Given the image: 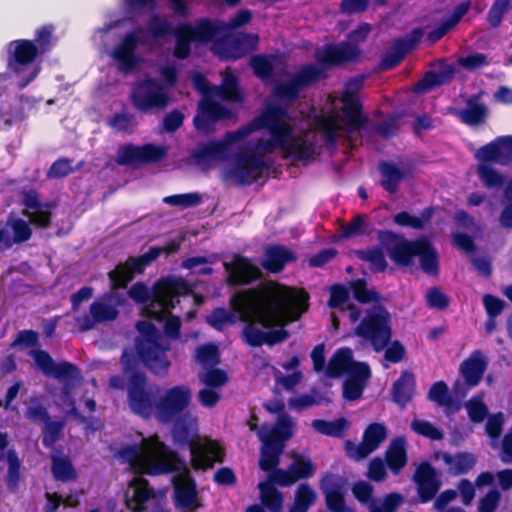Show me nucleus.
Instances as JSON below:
<instances>
[{
    "label": "nucleus",
    "instance_id": "bf43d9fd",
    "mask_svg": "<svg viewBox=\"0 0 512 512\" xmlns=\"http://www.w3.org/2000/svg\"><path fill=\"white\" fill-rule=\"evenodd\" d=\"M164 203L176 206V207H182V208H191L198 206L202 203L203 197L198 192H190V193H183V194H174L167 196L163 199Z\"/></svg>",
    "mask_w": 512,
    "mask_h": 512
},
{
    "label": "nucleus",
    "instance_id": "c03bdc74",
    "mask_svg": "<svg viewBox=\"0 0 512 512\" xmlns=\"http://www.w3.org/2000/svg\"><path fill=\"white\" fill-rule=\"evenodd\" d=\"M354 253L359 260L369 263L374 272L382 273L388 267V263L381 247L373 246L367 249H359L355 250Z\"/></svg>",
    "mask_w": 512,
    "mask_h": 512
},
{
    "label": "nucleus",
    "instance_id": "680f3d73",
    "mask_svg": "<svg viewBox=\"0 0 512 512\" xmlns=\"http://www.w3.org/2000/svg\"><path fill=\"white\" fill-rule=\"evenodd\" d=\"M51 376H54L60 382L78 380L81 376L78 366L71 362L63 361L56 363Z\"/></svg>",
    "mask_w": 512,
    "mask_h": 512
},
{
    "label": "nucleus",
    "instance_id": "603ef678",
    "mask_svg": "<svg viewBox=\"0 0 512 512\" xmlns=\"http://www.w3.org/2000/svg\"><path fill=\"white\" fill-rule=\"evenodd\" d=\"M335 116H330L329 114L326 116L321 117L318 120V128L320 131L324 134V141L327 146L329 147H335L338 141V134L337 132L339 130L342 131V128L340 124H338L334 119Z\"/></svg>",
    "mask_w": 512,
    "mask_h": 512
},
{
    "label": "nucleus",
    "instance_id": "20e7f679",
    "mask_svg": "<svg viewBox=\"0 0 512 512\" xmlns=\"http://www.w3.org/2000/svg\"><path fill=\"white\" fill-rule=\"evenodd\" d=\"M308 294L296 295L290 288L281 293H272L255 302L250 315H242L241 320L247 322L241 331L243 341L251 347H260L265 342V331L256 327L270 329L275 325H286L287 321H295L308 308Z\"/></svg>",
    "mask_w": 512,
    "mask_h": 512
},
{
    "label": "nucleus",
    "instance_id": "49530a36",
    "mask_svg": "<svg viewBox=\"0 0 512 512\" xmlns=\"http://www.w3.org/2000/svg\"><path fill=\"white\" fill-rule=\"evenodd\" d=\"M51 473L56 481L67 483L77 478L76 470L67 457H52Z\"/></svg>",
    "mask_w": 512,
    "mask_h": 512
},
{
    "label": "nucleus",
    "instance_id": "7c9ffc66",
    "mask_svg": "<svg viewBox=\"0 0 512 512\" xmlns=\"http://www.w3.org/2000/svg\"><path fill=\"white\" fill-rule=\"evenodd\" d=\"M5 460L7 462L6 487L9 493L16 494L20 491V484L24 478L22 460L15 449H9L6 452Z\"/></svg>",
    "mask_w": 512,
    "mask_h": 512
},
{
    "label": "nucleus",
    "instance_id": "9b49d317",
    "mask_svg": "<svg viewBox=\"0 0 512 512\" xmlns=\"http://www.w3.org/2000/svg\"><path fill=\"white\" fill-rule=\"evenodd\" d=\"M191 389L177 385L166 390L157 403V416L163 422H171L182 414L191 402Z\"/></svg>",
    "mask_w": 512,
    "mask_h": 512
},
{
    "label": "nucleus",
    "instance_id": "4be33fe9",
    "mask_svg": "<svg viewBox=\"0 0 512 512\" xmlns=\"http://www.w3.org/2000/svg\"><path fill=\"white\" fill-rule=\"evenodd\" d=\"M142 474L133 477L124 494V502L132 512H143L146 510V503L155 497V491Z\"/></svg>",
    "mask_w": 512,
    "mask_h": 512
},
{
    "label": "nucleus",
    "instance_id": "412c9836",
    "mask_svg": "<svg viewBox=\"0 0 512 512\" xmlns=\"http://www.w3.org/2000/svg\"><path fill=\"white\" fill-rule=\"evenodd\" d=\"M345 485V478L334 473H326L321 479V490L330 512H346L350 509L345 504Z\"/></svg>",
    "mask_w": 512,
    "mask_h": 512
},
{
    "label": "nucleus",
    "instance_id": "5701e85b",
    "mask_svg": "<svg viewBox=\"0 0 512 512\" xmlns=\"http://www.w3.org/2000/svg\"><path fill=\"white\" fill-rule=\"evenodd\" d=\"M119 311L111 304L102 301H94L89 308V314H84L77 318V323L81 331H89L96 324L115 320Z\"/></svg>",
    "mask_w": 512,
    "mask_h": 512
},
{
    "label": "nucleus",
    "instance_id": "37998d69",
    "mask_svg": "<svg viewBox=\"0 0 512 512\" xmlns=\"http://www.w3.org/2000/svg\"><path fill=\"white\" fill-rule=\"evenodd\" d=\"M311 426L322 435L341 438L349 426V421L344 417L337 418L333 421L314 419Z\"/></svg>",
    "mask_w": 512,
    "mask_h": 512
},
{
    "label": "nucleus",
    "instance_id": "aec40b11",
    "mask_svg": "<svg viewBox=\"0 0 512 512\" xmlns=\"http://www.w3.org/2000/svg\"><path fill=\"white\" fill-rule=\"evenodd\" d=\"M140 44L141 39L135 32H127L122 40L113 48L111 57L117 62L121 71H132L140 63V57L137 55V49Z\"/></svg>",
    "mask_w": 512,
    "mask_h": 512
},
{
    "label": "nucleus",
    "instance_id": "3c124183",
    "mask_svg": "<svg viewBox=\"0 0 512 512\" xmlns=\"http://www.w3.org/2000/svg\"><path fill=\"white\" fill-rule=\"evenodd\" d=\"M350 288L353 293V297L359 303L369 304L377 303L380 301V294L374 289H368L367 282L364 278H358L350 282Z\"/></svg>",
    "mask_w": 512,
    "mask_h": 512
},
{
    "label": "nucleus",
    "instance_id": "f8f14e48",
    "mask_svg": "<svg viewBox=\"0 0 512 512\" xmlns=\"http://www.w3.org/2000/svg\"><path fill=\"white\" fill-rule=\"evenodd\" d=\"M166 149L163 146L144 144L136 146L123 144L117 149L115 162L118 165L137 167L140 163H154L166 156Z\"/></svg>",
    "mask_w": 512,
    "mask_h": 512
},
{
    "label": "nucleus",
    "instance_id": "5fc2aeb1",
    "mask_svg": "<svg viewBox=\"0 0 512 512\" xmlns=\"http://www.w3.org/2000/svg\"><path fill=\"white\" fill-rule=\"evenodd\" d=\"M428 399L439 406L452 407L455 404L453 397L449 393L447 384L444 381H437L429 389Z\"/></svg>",
    "mask_w": 512,
    "mask_h": 512
},
{
    "label": "nucleus",
    "instance_id": "f3484780",
    "mask_svg": "<svg viewBox=\"0 0 512 512\" xmlns=\"http://www.w3.org/2000/svg\"><path fill=\"white\" fill-rule=\"evenodd\" d=\"M223 267L228 272L226 283L231 287L252 284L262 276L259 267L240 254H235L231 262H224Z\"/></svg>",
    "mask_w": 512,
    "mask_h": 512
},
{
    "label": "nucleus",
    "instance_id": "9d476101",
    "mask_svg": "<svg viewBox=\"0 0 512 512\" xmlns=\"http://www.w3.org/2000/svg\"><path fill=\"white\" fill-rule=\"evenodd\" d=\"M340 101L342 103L340 110H332L329 115L336 117L334 120L340 124L342 131L354 133L363 130L369 118L364 112L361 100L350 94H342Z\"/></svg>",
    "mask_w": 512,
    "mask_h": 512
},
{
    "label": "nucleus",
    "instance_id": "423d86ee",
    "mask_svg": "<svg viewBox=\"0 0 512 512\" xmlns=\"http://www.w3.org/2000/svg\"><path fill=\"white\" fill-rule=\"evenodd\" d=\"M172 436L175 444L189 446L191 466L196 471H206L213 468L215 463H223L225 460V449L217 441L193 438L191 430L184 420L179 419L174 423Z\"/></svg>",
    "mask_w": 512,
    "mask_h": 512
},
{
    "label": "nucleus",
    "instance_id": "72a5a7b5",
    "mask_svg": "<svg viewBox=\"0 0 512 512\" xmlns=\"http://www.w3.org/2000/svg\"><path fill=\"white\" fill-rule=\"evenodd\" d=\"M421 238L413 241L403 238L390 251L389 258L397 265L408 267L412 265L414 257L417 256Z\"/></svg>",
    "mask_w": 512,
    "mask_h": 512
},
{
    "label": "nucleus",
    "instance_id": "b1692460",
    "mask_svg": "<svg viewBox=\"0 0 512 512\" xmlns=\"http://www.w3.org/2000/svg\"><path fill=\"white\" fill-rule=\"evenodd\" d=\"M258 41L259 38L255 34H240L223 44L219 53L220 58L226 61L241 59L256 48Z\"/></svg>",
    "mask_w": 512,
    "mask_h": 512
},
{
    "label": "nucleus",
    "instance_id": "6ab92c4d",
    "mask_svg": "<svg viewBox=\"0 0 512 512\" xmlns=\"http://www.w3.org/2000/svg\"><path fill=\"white\" fill-rule=\"evenodd\" d=\"M40 55L38 47L32 40H13L7 46V64L16 74H20L24 67L33 63Z\"/></svg>",
    "mask_w": 512,
    "mask_h": 512
},
{
    "label": "nucleus",
    "instance_id": "a211bd4d",
    "mask_svg": "<svg viewBox=\"0 0 512 512\" xmlns=\"http://www.w3.org/2000/svg\"><path fill=\"white\" fill-rule=\"evenodd\" d=\"M360 48L350 42L326 44L322 52L316 54L317 62L323 67H339L345 63L357 62Z\"/></svg>",
    "mask_w": 512,
    "mask_h": 512
},
{
    "label": "nucleus",
    "instance_id": "2eb2a0df",
    "mask_svg": "<svg viewBox=\"0 0 512 512\" xmlns=\"http://www.w3.org/2000/svg\"><path fill=\"white\" fill-rule=\"evenodd\" d=\"M238 141V130L227 132L222 140L200 144L192 153V157L198 165L224 162L229 156V145Z\"/></svg>",
    "mask_w": 512,
    "mask_h": 512
},
{
    "label": "nucleus",
    "instance_id": "473e14b6",
    "mask_svg": "<svg viewBox=\"0 0 512 512\" xmlns=\"http://www.w3.org/2000/svg\"><path fill=\"white\" fill-rule=\"evenodd\" d=\"M8 224L13 231L12 239L4 228L0 229V244L3 243L6 248H10L14 243H24L31 238L32 229L24 219L10 217Z\"/></svg>",
    "mask_w": 512,
    "mask_h": 512
},
{
    "label": "nucleus",
    "instance_id": "e433bc0d",
    "mask_svg": "<svg viewBox=\"0 0 512 512\" xmlns=\"http://www.w3.org/2000/svg\"><path fill=\"white\" fill-rule=\"evenodd\" d=\"M442 459L450 467L453 475L467 474L476 465V456L469 452H458L455 455L444 453Z\"/></svg>",
    "mask_w": 512,
    "mask_h": 512
},
{
    "label": "nucleus",
    "instance_id": "4d7b16f0",
    "mask_svg": "<svg viewBox=\"0 0 512 512\" xmlns=\"http://www.w3.org/2000/svg\"><path fill=\"white\" fill-rule=\"evenodd\" d=\"M172 24L164 17L153 15L148 23V34L153 39H162L174 34Z\"/></svg>",
    "mask_w": 512,
    "mask_h": 512
},
{
    "label": "nucleus",
    "instance_id": "a18cd8bd",
    "mask_svg": "<svg viewBox=\"0 0 512 512\" xmlns=\"http://www.w3.org/2000/svg\"><path fill=\"white\" fill-rule=\"evenodd\" d=\"M477 175L488 189H500L506 182L505 176L488 163H478Z\"/></svg>",
    "mask_w": 512,
    "mask_h": 512
},
{
    "label": "nucleus",
    "instance_id": "4c0bfd02",
    "mask_svg": "<svg viewBox=\"0 0 512 512\" xmlns=\"http://www.w3.org/2000/svg\"><path fill=\"white\" fill-rule=\"evenodd\" d=\"M135 274L139 273L134 269L131 257H128L125 262L119 263L108 273V277L111 282V289L113 291L125 289L129 282L133 280Z\"/></svg>",
    "mask_w": 512,
    "mask_h": 512
},
{
    "label": "nucleus",
    "instance_id": "338daca9",
    "mask_svg": "<svg viewBox=\"0 0 512 512\" xmlns=\"http://www.w3.org/2000/svg\"><path fill=\"white\" fill-rule=\"evenodd\" d=\"M293 476L296 477V481L299 479H308L314 474V464L311 459L296 456L293 463L290 465Z\"/></svg>",
    "mask_w": 512,
    "mask_h": 512
},
{
    "label": "nucleus",
    "instance_id": "4468645a",
    "mask_svg": "<svg viewBox=\"0 0 512 512\" xmlns=\"http://www.w3.org/2000/svg\"><path fill=\"white\" fill-rule=\"evenodd\" d=\"M422 37L423 30L417 27L404 37L396 38L391 47L382 56L379 62V70L388 71L398 66L405 56L416 48Z\"/></svg>",
    "mask_w": 512,
    "mask_h": 512
},
{
    "label": "nucleus",
    "instance_id": "864d4df0",
    "mask_svg": "<svg viewBox=\"0 0 512 512\" xmlns=\"http://www.w3.org/2000/svg\"><path fill=\"white\" fill-rule=\"evenodd\" d=\"M196 359L203 368H212L220 363V352L213 343L201 345L197 348Z\"/></svg>",
    "mask_w": 512,
    "mask_h": 512
},
{
    "label": "nucleus",
    "instance_id": "e2e57ef3",
    "mask_svg": "<svg viewBox=\"0 0 512 512\" xmlns=\"http://www.w3.org/2000/svg\"><path fill=\"white\" fill-rule=\"evenodd\" d=\"M284 443L293 436V422L289 415L282 414L273 428L267 432Z\"/></svg>",
    "mask_w": 512,
    "mask_h": 512
},
{
    "label": "nucleus",
    "instance_id": "774afa93",
    "mask_svg": "<svg viewBox=\"0 0 512 512\" xmlns=\"http://www.w3.org/2000/svg\"><path fill=\"white\" fill-rule=\"evenodd\" d=\"M411 428L417 434L435 441L442 440L444 436L438 427L425 420L412 421Z\"/></svg>",
    "mask_w": 512,
    "mask_h": 512
},
{
    "label": "nucleus",
    "instance_id": "a878e982",
    "mask_svg": "<svg viewBox=\"0 0 512 512\" xmlns=\"http://www.w3.org/2000/svg\"><path fill=\"white\" fill-rule=\"evenodd\" d=\"M264 256L262 267L270 273H280L288 263L297 260L295 252L282 244L268 245L264 250Z\"/></svg>",
    "mask_w": 512,
    "mask_h": 512
},
{
    "label": "nucleus",
    "instance_id": "f704fd0d",
    "mask_svg": "<svg viewBox=\"0 0 512 512\" xmlns=\"http://www.w3.org/2000/svg\"><path fill=\"white\" fill-rule=\"evenodd\" d=\"M417 256L419 257L420 267L424 273L430 276H437L439 274L438 253L428 239L421 238Z\"/></svg>",
    "mask_w": 512,
    "mask_h": 512
},
{
    "label": "nucleus",
    "instance_id": "a19ab883",
    "mask_svg": "<svg viewBox=\"0 0 512 512\" xmlns=\"http://www.w3.org/2000/svg\"><path fill=\"white\" fill-rule=\"evenodd\" d=\"M373 231L374 226L368 222V216L358 214L341 227V238L350 239L357 236H369Z\"/></svg>",
    "mask_w": 512,
    "mask_h": 512
},
{
    "label": "nucleus",
    "instance_id": "de8ad7c7",
    "mask_svg": "<svg viewBox=\"0 0 512 512\" xmlns=\"http://www.w3.org/2000/svg\"><path fill=\"white\" fill-rule=\"evenodd\" d=\"M218 95L222 100L241 103L244 101L238 79L233 73H227L222 79L221 85L218 87Z\"/></svg>",
    "mask_w": 512,
    "mask_h": 512
},
{
    "label": "nucleus",
    "instance_id": "c9c22d12",
    "mask_svg": "<svg viewBox=\"0 0 512 512\" xmlns=\"http://www.w3.org/2000/svg\"><path fill=\"white\" fill-rule=\"evenodd\" d=\"M504 141L501 139V136L496 137L491 142L481 146L475 153V158L479 163H500L506 164L507 161H504Z\"/></svg>",
    "mask_w": 512,
    "mask_h": 512
},
{
    "label": "nucleus",
    "instance_id": "8fccbe9b",
    "mask_svg": "<svg viewBox=\"0 0 512 512\" xmlns=\"http://www.w3.org/2000/svg\"><path fill=\"white\" fill-rule=\"evenodd\" d=\"M315 500L316 494L309 484H300L289 512H307L310 506L314 504Z\"/></svg>",
    "mask_w": 512,
    "mask_h": 512
},
{
    "label": "nucleus",
    "instance_id": "dca6fc26",
    "mask_svg": "<svg viewBox=\"0 0 512 512\" xmlns=\"http://www.w3.org/2000/svg\"><path fill=\"white\" fill-rule=\"evenodd\" d=\"M486 368L487 362L482 357V352L480 350L473 351L471 355L460 364V373L467 387H464L460 381H456L453 385L455 394L462 398L465 397L468 388H473L481 382Z\"/></svg>",
    "mask_w": 512,
    "mask_h": 512
},
{
    "label": "nucleus",
    "instance_id": "39448f33",
    "mask_svg": "<svg viewBox=\"0 0 512 512\" xmlns=\"http://www.w3.org/2000/svg\"><path fill=\"white\" fill-rule=\"evenodd\" d=\"M191 291L190 285L183 278H161L154 284L153 299L147 312L149 317L157 321H162L168 315L164 322V335L160 332L166 341L165 336L171 340L181 338V318L172 315L171 310L179 303L180 296L189 295Z\"/></svg>",
    "mask_w": 512,
    "mask_h": 512
},
{
    "label": "nucleus",
    "instance_id": "6e6552de",
    "mask_svg": "<svg viewBox=\"0 0 512 512\" xmlns=\"http://www.w3.org/2000/svg\"><path fill=\"white\" fill-rule=\"evenodd\" d=\"M129 99L132 106L141 114L164 110L171 101L168 88L153 77L138 82L133 87Z\"/></svg>",
    "mask_w": 512,
    "mask_h": 512
},
{
    "label": "nucleus",
    "instance_id": "052dcab7",
    "mask_svg": "<svg viewBox=\"0 0 512 512\" xmlns=\"http://www.w3.org/2000/svg\"><path fill=\"white\" fill-rule=\"evenodd\" d=\"M250 66L256 77L267 80L272 77L274 65L266 55H254L250 59Z\"/></svg>",
    "mask_w": 512,
    "mask_h": 512
},
{
    "label": "nucleus",
    "instance_id": "09e8293b",
    "mask_svg": "<svg viewBox=\"0 0 512 512\" xmlns=\"http://www.w3.org/2000/svg\"><path fill=\"white\" fill-rule=\"evenodd\" d=\"M176 38L173 54L175 58L184 60L187 59L191 54V44L195 42L193 37L189 32H187L185 26L179 24L174 29V34Z\"/></svg>",
    "mask_w": 512,
    "mask_h": 512
},
{
    "label": "nucleus",
    "instance_id": "393cba45",
    "mask_svg": "<svg viewBox=\"0 0 512 512\" xmlns=\"http://www.w3.org/2000/svg\"><path fill=\"white\" fill-rule=\"evenodd\" d=\"M483 92L472 95L466 100V107L463 109H453L454 115L461 123L468 126H479L486 122L489 117V109L484 103H480Z\"/></svg>",
    "mask_w": 512,
    "mask_h": 512
},
{
    "label": "nucleus",
    "instance_id": "2f4dec72",
    "mask_svg": "<svg viewBox=\"0 0 512 512\" xmlns=\"http://www.w3.org/2000/svg\"><path fill=\"white\" fill-rule=\"evenodd\" d=\"M385 460L388 468L394 475H398L407 464L406 440L404 437H396L389 444Z\"/></svg>",
    "mask_w": 512,
    "mask_h": 512
},
{
    "label": "nucleus",
    "instance_id": "1a4fd4ad",
    "mask_svg": "<svg viewBox=\"0 0 512 512\" xmlns=\"http://www.w3.org/2000/svg\"><path fill=\"white\" fill-rule=\"evenodd\" d=\"M237 114L232 109L211 98H204L198 104L197 113L193 118L195 129L205 135L216 131V123L236 119Z\"/></svg>",
    "mask_w": 512,
    "mask_h": 512
},
{
    "label": "nucleus",
    "instance_id": "f257e3e1",
    "mask_svg": "<svg viewBox=\"0 0 512 512\" xmlns=\"http://www.w3.org/2000/svg\"><path fill=\"white\" fill-rule=\"evenodd\" d=\"M136 328L139 332L135 341L136 355L124 352L120 361L126 379L128 406L135 415L149 419L157 413L158 391L149 386L141 364L153 375L166 376L170 368L167 352L171 345L149 321H139Z\"/></svg>",
    "mask_w": 512,
    "mask_h": 512
},
{
    "label": "nucleus",
    "instance_id": "69168bd1",
    "mask_svg": "<svg viewBox=\"0 0 512 512\" xmlns=\"http://www.w3.org/2000/svg\"><path fill=\"white\" fill-rule=\"evenodd\" d=\"M23 215L29 219V223L37 228L47 229L51 225L52 213L48 207H40L33 211L24 210Z\"/></svg>",
    "mask_w": 512,
    "mask_h": 512
},
{
    "label": "nucleus",
    "instance_id": "58836bf2",
    "mask_svg": "<svg viewBox=\"0 0 512 512\" xmlns=\"http://www.w3.org/2000/svg\"><path fill=\"white\" fill-rule=\"evenodd\" d=\"M292 138H287L284 151L287 155L293 157L296 161L309 162L313 159L316 145L312 141L302 139L300 142L293 141Z\"/></svg>",
    "mask_w": 512,
    "mask_h": 512
},
{
    "label": "nucleus",
    "instance_id": "f03ea898",
    "mask_svg": "<svg viewBox=\"0 0 512 512\" xmlns=\"http://www.w3.org/2000/svg\"><path fill=\"white\" fill-rule=\"evenodd\" d=\"M116 456L128 463L136 474L160 476L175 473L171 480L173 500L180 512H196L203 506L196 480L185 460L162 442L158 435L143 438L138 444L122 446Z\"/></svg>",
    "mask_w": 512,
    "mask_h": 512
},
{
    "label": "nucleus",
    "instance_id": "0e129e2a",
    "mask_svg": "<svg viewBox=\"0 0 512 512\" xmlns=\"http://www.w3.org/2000/svg\"><path fill=\"white\" fill-rule=\"evenodd\" d=\"M206 322L218 331H222L227 324L234 323V315L231 311L218 307L207 316Z\"/></svg>",
    "mask_w": 512,
    "mask_h": 512
},
{
    "label": "nucleus",
    "instance_id": "0eeeda50",
    "mask_svg": "<svg viewBox=\"0 0 512 512\" xmlns=\"http://www.w3.org/2000/svg\"><path fill=\"white\" fill-rule=\"evenodd\" d=\"M354 334L369 342L374 351L384 350L391 342L393 335L390 312L382 305L367 311L355 328Z\"/></svg>",
    "mask_w": 512,
    "mask_h": 512
},
{
    "label": "nucleus",
    "instance_id": "ddd939ff",
    "mask_svg": "<svg viewBox=\"0 0 512 512\" xmlns=\"http://www.w3.org/2000/svg\"><path fill=\"white\" fill-rule=\"evenodd\" d=\"M266 168L267 164L262 154L243 151L235 156L232 175L240 185L247 186L256 182Z\"/></svg>",
    "mask_w": 512,
    "mask_h": 512
},
{
    "label": "nucleus",
    "instance_id": "7ed1b4c3",
    "mask_svg": "<svg viewBox=\"0 0 512 512\" xmlns=\"http://www.w3.org/2000/svg\"><path fill=\"white\" fill-rule=\"evenodd\" d=\"M326 78L324 70L315 64H305L294 73L288 75L287 80L274 85L272 94L282 103H268L263 110L249 123L242 125L238 130V139L243 140L251 133L267 130L270 138L258 140L256 151L259 154L272 153L275 149L284 151L287 138L293 137L294 127L290 119V106L300 97L302 91Z\"/></svg>",
    "mask_w": 512,
    "mask_h": 512
},
{
    "label": "nucleus",
    "instance_id": "13d9d810",
    "mask_svg": "<svg viewBox=\"0 0 512 512\" xmlns=\"http://www.w3.org/2000/svg\"><path fill=\"white\" fill-rule=\"evenodd\" d=\"M386 437L387 430L383 424L371 423L364 430L362 440L375 451Z\"/></svg>",
    "mask_w": 512,
    "mask_h": 512
},
{
    "label": "nucleus",
    "instance_id": "79ce46f5",
    "mask_svg": "<svg viewBox=\"0 0 512 512\" xmlns=\"http://www.w3.org/2000/svg\"><path fill=\"white\" fill-rule=\"evenodd\" d=\"M258 488L264 508H267L269 512H282L284 501L282 493L269 482L259 483Z\"/></svg>",
    "mask_w": 512,
    "mask_h": 512
},
{
    "label": "nucleus",
    "instance_id": "bb28decb",
    "mask_svg": "<svg viewBox=\"0 0 512 512\" xmlns=\"http://www.w3.org/2000/svg\"><path fill=\"white\" fill-rule=\"evenodd\" d=\"M196 43L207 44L216 41L223 34V26L217 20L200 18L195 23H183Z\"/></svg>",
    "mask_w": 512,
    "mask_h": 512
},
{
    "label": "nucleus",
    "instance_id": "c756f323",
    "mask_svg": "<svg viewBox=\"0 0 512 512\" xmlns=\"http://www.w3.org/2000/svg\"><path fill=\"white\" fill-rule=\"evenodd\" d=\"M454 74L455 69L449 64L443 65L439 70H429L415 83L413 90L418 94L428 93L434 88L448 83Z\"/></svg>",
    "mask_w": 512,
    "mask_h": 512
},
{
    "label": "nucleus",
    "instance_id": "cd10ccee",
    "mask_svg": "<svg viewBox=\"0 0 512 512\" xmlns=\"http://www.w3.org/2000/svg\"><path fill=\"white\" fill-rule=\"evenodd\" d=\"M416 393L415 375L410 370H403L391 388L392 400L404 408L411 402Z\"/></svg>",
    "mask_w": 512,
    "mask_h": 512
},
{
    "label": "nucleus",
    "instance_id": "c85d7f7f",
    "mask_svg": "<svg viewBox=\"0 0 512 512\" xmlns=\"http://www.w3.org/2000/svg\"><path fill=\"white\" fill-rule=\"evenodd\" d=\"M378 170L381 175L380 184L390 194L398 192L401 182L407 178L409 173V169L400 168L391 161H381L378 165Z\"/></svg>",
    "mask_w": 512,
    "mask_h": 512
},
{
    "label": "nucleus",
    "instance_id": "ea45409f",
    "mask_svg": "<svg viewBox=\"0 0 512 512\" xmlns=\"http://www.w3.org/2000/svg\"><path fill=\"white\" fill-rule=\"evenodd\" d=\"M352 363V351L349 348H340L330 358L326 375L329 378H338L345 372H348L349 366Z\"/></svg>",
    "mask_w": 512,
    "mask_h": 512
},
{
    "label": "nucleus",
    "instance_id": "6e6d98bb",
    "mask_svg": "<svg viewBox=\"0 0 512 512\" xmlns=\"http://www.w3.org/2000/svg\"><path fill=\"white\" fill-rule=\"evenodd\" d=\"M65 422L63 420L52 421L49 419L44 423L42 430V444L46 448H52L60 439L64 429Z\"/></svg>",
    "mask_w": 512,
    "mask_h": 512
}]
</instances>
